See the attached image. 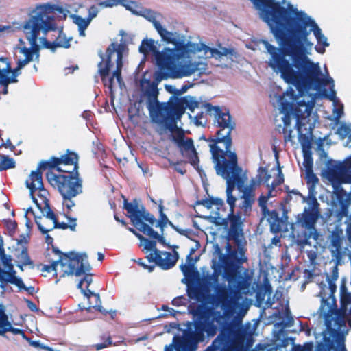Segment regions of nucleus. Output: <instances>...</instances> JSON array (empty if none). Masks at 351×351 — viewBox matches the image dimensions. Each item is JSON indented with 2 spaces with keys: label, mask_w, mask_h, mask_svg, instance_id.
<instances>
[{
  "label": "nucleus",
  "mask_w": 351,
  "mask_h": 351,
  "mask_svg": "<svg viewBox=\"0 0 351 351\" xmlns=\"http://www.w3.org/2000/svg\"><path fill=\"white\" fill-rule=\"evenodd\" d=\"M257 10L259 18L267 24L280 47L264 42L269 54L268 66L288 84L294 85L300 94L316 86L333 84L330 77H321L318 64L311 62L306 54L304 45L311 32L318 38L322 36L317 23L302 11L291 4L284 7L276 0H250Z\"/></svg>",
  "instance_id": "obj_1"
},
{
  "label": "nucleus",
  "mask_w": 351,
  "mask_h": 351,
  "mask_svg": "<svg viewBox=\"0 0 351 351\" xmlns=\"http://www.w3.org/2000/svg\"><path fill=\"white\" fill-rule=\"evenodd\" d=\"M79 156L70 149L60 157L52 156L47 161H41L36 171H32L29 179L34 180L33 174L38 173L43 180L42 171L49 168L46 173L48 182L57 189L63 198V205L71 210L75 205L72 198L82 193V180L79 173Z\"/></svg>",
  "instance_id": "obj_2"
},
{
  "label": "nucleus",
  "mask_w": 351,
  "mask_h": 351,
  "mask_svg": "<svg viewBox=\"0 0 351 351\" xmlns=\"http://www.w3.org/2000/svg\"><path fill=\"white\" fill-rule=\"evenodd\" d=\"M189 313L193 317L195 331H185L182 336L175 335L173 344L166 347L165 351H195L197 343L204 340L205 335L208 337L217 335L219 327L215 322H219L223 317L220 311L201 303L190 305Z\"/></svg>",
  "instance_id": "obj_3"
},
{
  "label": "nucleus",
  "mask_w": 351,
  "mask_h": 351,
  "mask_svg": "<svg viewBox=\"0 0 351 351\" xmlns=\"http://www.w3.org/2000/svg\"><path fill=\"white\" fill-rule=\"evenodd\" d=\"M319 311L326 326L322 337L345 338L342 329L346 328V323L351 328V292L348 290L345 278L340 285V307L337 308L336 300L335 305L328 300H322Z\"/></svg>",
  "instance_id": "obj_4"
},
{
  "label": "nucleus",
  "mask_w": 351,
  "mask_h": 351,
  "mask_svg": "<svg viewBox=\"0 0 351 351\" xmlns=\"http://www.w3.org/2000/svg\"><path fill=\"white\" fill-rule=\"evenodd\" d=\"M224 276L228 282L225 285H217L215 287V294L210 296L213 306H218L224 311L223 315L231 313L238 307L242 296V291L247 289L250 285L249 279L243 276L239 271V266L234 263L224 261Z\"/></svg>",
  "instance_id": "obj_5"
},
{
  "label": "nucleus",
  "mask_w": 351,
  "mask_h": 351,
  "mask_svg": "<svg viewBox=\"0 0 351 351\" xmlns=\"http://www.w3.org/2000/svg\"><path fill=\"white\" fill-rule=\"evenodd\" d=\"M202 107L206 113L214 117V123L219 130L216 132L215 138H209V146L213 161L223 160L230 158V155L237 154L232 152V139L231 132L235 128V123L232 120L228 110L223 111L218 106H213L210 103H205Z\"/></svg>",
  "instance_id": "obj_6"
},
{
  "label": "nucleus",
  "mask_w": 351,
  "mask_h": 351,
  "mask_svg": "<svg viewBox=\"0 0 351 351\" xmlns=\"http://www.w3.org/2000/svg\"><path fill=\"white\" fill-rule=\"evenodd\" d=\"M54 10L53 5L46 3L37 5L29 12L28 19L23 25V31L31 47H23L20 50L25 58L32 61L34 53L38 49L37 41L40 32L46 35L56 29Z\"/></svg>",
  "instance_id": "obj_7"
},
{
  "label": "nucleus",
  "mask_w": 351,
  "mask_h": 351,
  "mask_svg": "<svg viewBox=\"0 0 351 351\" xmlns=\"http://www.w3.org/2000/svg\"><path fill=\"white\" fill-rule=\"evenodd\" d=\"M230 158L223 160L213 161L216 173L226 181L227 203L230 206V212H233L236 197L232 192L237 186L241 191L245 184V178L242 174L243 169L239 165L237 155L232 154Z\"/></svg>",
  "instance_id": "obj_8"
},
{
  "label": "nucleus",
  "mask_w": 351,
  "mask_h": 351,
  "mask_svg": "<svg viewBox=\"0 0 351 351\" xmlns=\"http://www.w3.org/2000/svg\"><path fill=\"white\" fill-rule=\"evenodd\" d=\"M309 201L311 206L308 208H305L302 213L298 215L295 223L301 228V230L295 233L296 243L301 247L311 246L310 239L317 241L320 237L315 227L320 217L319 204L313 195H309Z\"/></svg>",
  "instance_id": "obj_9"
},
{
  "label": "nucleus",
  "mask_w": 351,
  "mask_h": 351,
  "mask_svg": "<svg viewBox=\"0 0 351 351\" xmlns=\"http://www.w3.org/2000/svg\"><path fill=\"white\" fill-rule=\"evenodd\" d=\"M171 44L174 45V48L165 47L162 50V53L160 54V56L164 57L165 59L162 63L164 65L162 75L166 77L181 78L194 73L197 70L195 66H183L181 69L178 67V60L184 57L189 51L188 46L190 42H186L183 37L176 38L174 43Z\"/></svg>",
  "instance_id": "obj_10"
},
{
  "label": "nucleus",
  "mask_w": 351,
  "mask_h": 351,
  "mask_svg": "<svg viewBox=\"0 0 351 351\" xmlns=\"http://www.w3.org/2000/svg\"><path fill=\"white\" fill-rule=\"evenodd\" d=\"M123 208L127 211V217L130 219L132 225L137 230L166 245L163 234H158L152 228L156 222L155 217L143 205L139 206L136 199L131 202L124 199Z\"/></svg>",
  "instance_id": "obj_11"
},
{
  "label": "nucleus",
  "mask_w": 351,
  "mask_h": 351,
  "mask_svg": "<svg viewBox=\"0 0 351 351\" xmlns=\"http://www.w3.org/2000/svg\"><path fill=\"white\" fill-rule=\"evenodd\" d=\"M221 315L223 317V314ZM222 319L223 317L219 322H215L217 326V324L220 325L219 334L205 351H217L228 344H237L243 341L244 330L241 323L235 319L221 323Z\"/></svg>",
  "instance_id": "obj_12"
},
{
  "label": "nucleus",
  "mask_w": 351,
  "mask_h": 351,
  "mask_svg": "<svg viewBox=\"0 0 351 351\" xmlns=\"http://www.w3.org/2000/svg\"><path fill=\"white\" fill-rule=\"evenodd\" d=\"M32 176L34 178V180L27 179L25 181L26 186L29 189L30 197L43 215L52 220L54 223L58 219L50 208L49 201L47 198L49 193L44 188L40 174H33Z\"/></svg>",
  "instance_id": "obj_13"
},
{
  "label": "nucleus",
  "mask_w": 351,
  "mask_h": 351,
  "mask_svg": "<svg viewBox=\"0 0 351 351\" xmlns=\"http://www.w3.org/2000/svg\"><path fill=\"white\" fill-rule=\"evenodd\" d=\"M153 122L165 125L170 130L171 123L175 121L176 117L182 114V108L177 102L159 103L153 105V108H147Z\"/></svg>",
  "instance_id": "obj_14"
},
{
  "label": "nucleus",
  "mask_w": 351,
  "mask_h": 351,
  "mask_svg": "<svg viewBox=\"0 0 351 351\" xmlns=\"http://www.w3.org/2000/svg\"><path fill=\"white\" fill-rule=\"evenodd\" d=\"M53 251L59 256L58 259H62L59 262L63 271L60 277L73 275L80 276L82 274L84 273L86 269H89L88 267L84 265V261L87 258L86 254H80L75 252L63 253L54 247H53Z\"/></svg>",
  "instance_id": "obj_15"
},
{
  "label": "nucleus",
  "mask_w": 351,
  "mask_h": 351,
  "mask_svg": "<svg viewBox=\"0 0 351 351\" xmlns=\"http://www.w3.org/2000/svg\"><path fill=\"white\" fill-rule=\"evenodd\" d=\"M126 49L127 46L125 43L117 44V43L112 42L106 49L104 62V56L102 54L101 55L102 61L99 63L98 66L99 73L103 82H105L112 66V56L114 53L116 52L117 53L116 62H123V52Z\"/></svg>",
  "instance_id": "obj_16"
},
{
  "label": "nucleus",
  "mask_w": 351,
  "mask_h": 351,
  "mask_svg": "<svg viewBox=\"0 0 351 351\" xmlns=\"http://www.w3.org/2000/svg\"><path fill=\"white\" fill-rule=\"evenodd\" d=\"M84 265L86 267H88V269H86L84 273L82 274V275H84V278H82L78 282L77 287L81 289L82 293L88 299L90 300L93 298L95 300V304H92V302L90 301L89 306L86 308L87 311H91L92 310H95L101 313L104 315L107 314V311L103 308L101 304V300L99 294L93 293L89 289V286L91 284L93 279L91 274H87V271L90 270V267L88 264H86L84 263Z\"/></svg>",
  "instance_id": "obj_17"
},
{
  "label": "nucleus",
  "mask_w": 351,
  "mask_h": 351,
  "mask_svg": "<svg viewBox=\"0 0 351 351\" xmlns=\"http://www.w3.org/2000/svg\"><path fill=\"white\" fill-rule=\"evenodd\" d=\"M328 177L351 184V155L343 162L329 160L327 167Z\"/></svg>",
  "instance_id": "obj_18"
},
{
  "label": "nucleus",
  "mask_w": 351,
  "mask_h": 351,
  "mask_svg": "<svg viewBox=\"0 0 351 351\" xmlns=\"http://www.w3.org/2000/svg\"><path fill=\"white\" fill-rule=\"evenodd\" d=\"M309 89L302 94H300L299 90L298 95L295 94V99L291 101V108L293 110V117L296 119V125L300 128L302 125V121L308 118L311 113L312 108L314 103L311 99V101H306L304 99L298 100V97H302L308 93Z\"/></svg>",
  "instance_id": "obj_19"
},
{
  "label": "nucleus",
  "mask_w": 351,
  "mask_h": 351,
  "mask_svg": "<svg viewBox=\"0 0 351 351\" xmlns=\"http://www.w3.org/2000/svg\"><path fill=\"white\" fill-rule=\"evenodd\" d=\"M1 254L2 263L7 270L0 268V282L6 284L21 285L22 279L16 276V271L14 269L10 256L5 255L3 249L1 250Z\"/></svg>",
  "instance_id": "obj_20"
},
{
  "label": "nucleus",
  "mask_w": 351,
  "mask_h": 351,
  "mask_svg": "<svg viewBox=\"0 0 351 351\" xmlns=\"http://www.w3.org/2000/svg\"><path fill=\"white\" fill-rule=\"evenodd\" d=\"M295 99V91L292 88H290L289 90H287L278 97V101L280 106V110L284 114L282 117L284 128H287L289 126L292 117L294 118L291 108V101Z\"/></svg>",
  "instance_id": "obj_21"
},
{
  "label": "nucleus",
  "mask_w": 351,
  "mask_h": 351,
  "mask_svg": "<svg viewBox=\"0 0 351 351\" xmlns=\"http://www.w3.org/2000/svg\"><path fill=\"white\" fill-rule=\"evenodd\" d=\"M229 221V228L228 231V237L229 240L234 242H238L239 240L243 238V215L241 212H230L228 215Z\"/></svg>",
  "instance_id": "obj_22"
},
{
  "label": "nucleus",
  "mask_w": 351,
  "mask_h": 351,
  "mask_svg": "<svg viewBox=\"0 0 351 351\" xmlns=\"http://www.w3.org/2000/svg\"><path fill=\"white\" fill-rule=\"evenodd\" d=\"M138 50L139 52L143 53L144 56H147L152 53L154 56L156 65L162 71H164V65L162 63L165 59L164 57L160 56V54L162 53V51H159L157 49L155 42L153 39H143Z\"/></svg>",
  "instance_id": "obj_23"
},
{
  "label": "nucleus",
  "mask_w": 351,
  "mask_h": 351,
  "mask_svg": "<svg viewBox=\"0 0 351 351\" xmlns=\"http://www.w3.org/2000/svg\"><path fill=\"white\" fill-rule=\"evenodd\" d=\"M234 243L237 245V248H232L230 243H227L228 257L224 261H228L230 263H234L237 265H241L247 260L245 256V246L242 239L239 240L238 242H234Z\"/></svg>",
  "instance_id": "obj_24"
},
{
  "label": "nucleus",
  "mask_w": 351,
  "mask_h": 351,
  "mask_svg": "<svg viewBox=\"0 0 351 351\" xmlns=\"http://www.w3.org/2000/svg\"><path fill=\"white\" fill-rule=\"evenodd\" d=\"M66 217L68 219L69 223H64V222H59L58 220L55 221L53 225L49 228L45 227L40 222V220L42 219L41 217H34L35 223H36L38 230L43 233V234H47L49 231L53 230L54 228H59L62 230H66V229H70L71 231H75L76 228V218L69 217L68 214L66 215Z\"/></svg>",
  "instance_id": "obj_25"
},
{
  "label": "nucleus",
  "mask_w": 351,
  "mask_h": 351,
  "mask_svg": "<svg viewBox=\"0 0 351 351\" xmlns=\"http://www.w3.org/2000/svg\"><path fill=\"white\" fill-rule=\"evenodd\" d=\"M315 351H346L345 338L322 337L317 343Z\"/></svg>",
  "instance_id": "obj_26"
},
{
  "label": "nucleus",
  "mask_w": 351,
  "mask_h": 351,
  "mask_svg": "<svg viewBox=\"0 0 351 351\" xmlns=\"http://www.w3.org/2000/svg\"><path fill=\"white\" fill-rule=\"evenodd\" d=\"M257 184L256 182L252 179L250 184L245 187L243 186L241 190L243 191L241 208L245 212L250 211L252 209V206L255 201V189Z\"/></svg>",
  "instance_id": "obj_27"
},
{
  "label": "nucleus",
  "mask_w": 351,
  "mask_h": 351,
  "mask_svg": "<svg viewBox=\"0 0 351 351\" xmlns=\"http://www.w3.org/2000/svg\"><path fill=\"white\" fill-rule=\"evenodd\" d=\"M157 262V266L163 270L171 269L176 264L179 255L176 251L173 252L160 251Z\"/></svg>",
  "instance_id": "obj_28"
},
{
  "label": "nucleus",
  "mask_w": 351,
  "mask_h": 351,
  "mask_svg": "<svg viewBox=\"0 0 351 351\" xmlns=\"http://www.w3.org/2000/svg\"><path fill=\"white\" fill-rule=\"evenodd\" d=\"M178 147L181 149L182 152L186 154L189 162L193 166L198 165L199 160L197 152L194 146L193 140L192 138H186L184 141L182 142V143L178 145Z\"/></svg>",
  "instance_id": "obj_29"
},
{
  "label": "nucleus",
  "mask_w": 351,
  "mask_h": 351,
  "mask_svg": "<svg viewBox=\"0 0 351 351\" xmlns=\"http://www.w3.org/2000/svg\"><path fill=\"white\" fill-rule=\"evenodd\" d=\"M343 238V230L336 226L330 234V246L333 248L330 250L332 256L337 258L341 256Z\"/></svg>",
  "instance_id": "obj_30"
},
{
  "label": "nucleus",
  "mask_w": 351,
  "mask_h": 351,
  "mask_svg": "<svg viewBox=\"0 0 351 351\" xmlns=\"http://www.w3.org/2000/svg\"><path fill=\"white\" fill-rule=\"evenodd\" d=\"M43 40L45 47L53 51L58 47L69 48L71 46L70 41L71 40V38H66L65 34L60 31L54 41H48L45 36L43 37Z\"/></svg>",
  "instance_id": "obj_31"
},
{
  "label": "nucleus",
  "mask_w": 351,
  "mask_h": 351,
  "mask_svg": "<svg viewBox=\"0 0 351 351\" xmlns=\"http://www.w3.org/2000/svg\"><path fill=\"white\" fill-rule=\"evenodd\" d=\"M157 83L154 82H148V86H147L145 94L147 96V108H153V105L158 102V89Z\"/></svg>",
  "instance_id": "obj_32"
},
{
  "label": "nucleus",
  "mask_w": 351,
  "mask_h": 351,
  "mask_svg": "<svg viewBox=\"0 0 351 351\" xmlns=\"http://www.w3.org/2000/svg\"><path fill=\"white\" fill-rule=\"evenodd\" d=\"M131 4H134L133 1L128 2L126 0H105L101 1L98 3V5L101 7V8H112L120 5L126 10L131 11L132 13L137 14L138 12L134 11L131 7Z\"/></svg>",
  "instance_id": "obj_33"
},
{
  "label": "nucleus",
  "mask_w": 351,
  "mask_h": 351,
  "mask_svg": "<svg viewBox=\"0 0 351 351\" xmlns=\"http://www.w3.org/2000/svg\"><path fill=\"white\" fill-rule=\"evenodd\" d=\"M267 221L270 225V230L272 232L277 233L282 230V221L279 217L278 213L276 210H272L269 213Z\"/></svg>",
  "instance_id": "obj_34"
},
{
  "label": "nucleus",
  "mask_w": 351,
  "mask_h": 351,
  "mask_svg": "<svg viewBox=\"0 0 351 351\" xmlns=\"http://www.w3.org/2000/svg\"><path fill=\"white\" fill-rule=\"evenodd\" d=\"M195 204L202 205L208 209L211 208L213 206H215L216 209L219 210L223 206L224 202L221 198L210 197L204 199L197 200Z\"/></svg>",
  "instance_id": "obj_35"
},
{
  "label": "nucleus",
  "mask_w": 351,
  "mask_h": 351,
  "mask_svg": "<svg viewBox=\"0 0 351 351\" xmlns=\"http://www.w3.org/2000/svg\"><path fill=\"white\" fill-rule=\"evenodd\" d=\"M128 230L133 233L140 241L141 243H143V245L144 246V249L147 251H155L158 250L156 248V242L154 240H149L145 237H144L142 234L138 233L134 228L129 227Z\"/></svg>",
  "instance_id": "obj_36"
},
{
  "label": "nucleus",
  "mask_w": 351,
  "mask_h": 351,
  "mask_svg": "<svg viewBox=\"0 0 351 351\" xmlns=\"http://www.w3.org/2000/svg\"><path fill=\"white\" fill-rule=\"evenodd\" d=\"M17 76H9V74H5L0 77V93L6 95L8 93V85L11 83H16L18 82Z\"/></svg>",
  "instance_id": "obj_37"
},
{
  "label": "nucleus",
  "mask_w": 351,
  "mask_h": 351,
  "mask_svg": "<svg viewBox=\"0 0 351 351\" xmlns=\"http://www.w3.org/2000/svg\"><path fill=\"white\" fill-rule=\"evenodd\" d=\"M306 169H307V177H306V182L307 184H311L310 191H313L314 186L319 182V179L313 173L311 170L312 165H313V160L311 158L308 160L307 158H306Z\"/></svg>",
  "instance_id": "obj_38"
},
{
  "label": "nucleus",
  "mask_w": 351,
  "mask_h": 351,
  "mask_svg": "<svg viewBox=\"0 0 351 351\" xmlns=\"http://www.w3.org/2000/svg\"><path fill=\"white\" fill-rule=\"evenodd\" d=\"M74 23L77 25L78 27V31H79V35L80 36H85V30L87 29L88 25L90 23V21L88 18H83L81 16L75 15L74 16Z\"/></svg>",
  "instance_id": "obj_39"
},
{
  "label": "nucleus",
  "mask_w": 351,
  "mask_h": 351,
  "mask_svg": "<svg viewBox=\"0 0 351 351\" xmlns=\"http://www.w3.org/2000/svg\"><path fill=\"white\" fill-rule=\"evenodd\" d=\"M192 253L193 251H191V253L187 255L186 263L182 264L180 265V269L186 277L191 276L193 273V267L195 261H194L193 257L191 256Z\"/></svg>",
  "instance_id": "obj_40"
},
{
  "label": "nucleus",
  "mask_w": 351,
  "mask_h": 351,
  "mask_svg": "<svg viewBox=\"0 0 351 351\" xmlns=\"http://www.w3.org/2000/svg\"><path fill=\"white\" fill-rule=\"evenodd\" d=\"M158 208H159V213H160L159 219L158 220L156 219V222L154 223V226H155L156 228H158V227L160 228V232H162V234H163L165 228L167 225L168 222H169V220L167 216L163 213V208H164L162 204H160L158 206Z\"/></svg>",
  "instance_id": "obj_41"
},
{
  "label": "nucleus",
  "mask_w": 351,
  "mask_h": 351,
  "mask_svg": "<svg viewBox=\"0 0 351 351\" xmlns=\"http://www.w3.org/2000/svg\"><path fill=\"white\" fill-rule=\"evenodd\" d=\"M156 29L160 36L162 40L166 43L171 44L172 43H174V40L176 38L175 33L167 30L162 26V25H160V29L158 27Z\"/></svg>",
  "instance_id": "obj_42"
},
{
  "label": "nucleus",
  "mask_w": 351,
  "mask_h": 351,
  "mask_svg": "<svg viewBox=\"0 0 351 351\" xmlns=\"http://www.w3.org/2000/svg\"><path fill=\"white\" fill-rule=\"evenodd\" d=\"M276 348H286L289 344H294V339L285 336L284 334H279L275 340Z\"/></svg>",
  "instance_id": "obj_43"
},
{
  "label": "nucleus",
  "mask_w": 351,
  "mask_h": 351,
  "mask_svg": "<svg viewBox=\"0 0 351 351\" xmlns=\"http://www.w3.org/2000/svg\"><path fill=\"white\" fill-rule=\"evenodd\" d=\"M137 14L143 16L147 21L151 22L152 23V25H154L155 29H156L158 27H159L160 29L161 24H160V23L159 21H158L156 20V13L154 12H153L152 10H149V9H145V10H143V12L142 13L141 12V13L138 12Z\"/></svg>",
  "instance_id": "obj_44"
},
{
  "label": "nucleus",
  "mask_w": 351,
  "mask_h": 351,
  "mask_svg": "<svg viewBox=\"0 0 351 351\" xmlns=\"http://www.w3.org/2000/svg\"><path fill=\"white\" fill-rule=\"evenodd\" d=\"M273 292L272 287L268 281H265L256 293L258 300H264L266 295H270Z\"/></svg>",
  "instance_id": "obj_45"
},
{
  "label": "nucleus",
  "mask_w": 351,
  "mask_h": 351,
  "mask_svg": "<svg viewBox=\"0 0 351 351\" xmlns=\"http://www.w3.org/2000/svg\"><path fill=\"white\" fill-rule=\"evenodd\" d=\"M15 165V161L12 158H10V156L6 155H2L1 156L0 171L14 168Z\"/></svg>",
  "instance_id": "obj_46"
},
{
  "label": "nucleus",
  "mask_w": 351,
  "mask_h": 351,
  "mask_svg": "<svg viewBox=\"0 0 351 351\" xmlns=\"http://www.w3.org/2000/svg\"><path fill=\"white\" fill-rule=\"evenodd\" d=\"M170 127L172 129H175L174 134H173V141L176 143L178 146L186 139L184 132L182 128H178L176 125H174L173 126H171V125H170ZM171 131L173 132V130H172Z\"/></svg>",
  "instance_id": "obj_47"
},
{
  "label": "nucleus",
  "mask_w": 351,
  "mask_h": 351,
  "mask_svg": "<svg viewBox=\"0 0 351 351\" xmlns=\"http://www.w3.org/2000/svg\"><path fill=\"white\" fill-rule=\"evenodd\" d=\"M11 72V64L9 58H0V77Z\"/></svg>",
  "instance_id": "obj_48"
},
{
  "label": "nucleus",
  "mask_w": 351,
  "mask_h": 351,
  "mask_svg": "<svg viewBox=\"0 0 351 351\" xmlns=\"http://www.w3.org/2000/svg\"><path fill=\"white\" fill-rule=\"evenodd\" d=\"M278 171L277 174V177L276 179H274L271 185L267 184V186L271 190H274L277 186L282 184L284 182V175L281 171V168L280 167L279 162H278Z\"/></svg>",
  "instance_id": "obj_49"
},
{
  "label": "nucleus",
  "mask_w": 351,
  "mask_h": 351,
  "mask_svg": "<svg viewBox=\"0 0 351 351\" xmlns=\"http://www.w3.org/2000/svg\"><path fill=\"white\" fill-rule=\"evenodd\" d=\"M317 40V45L315 47L316 51L323 54L325 52V47L329 45L327 38L324 35L321 36Z\"/></svg>",
  "instance_id": "obj_50"
},
{
  "label": "nucleus",
  "mask_w": 351,
  "mask_h": 351,
  "mask_svg": "<svg viewBox=\"0 0 351 351\" xmlns=\"http://www.w3.org/2000/svg\"><path fill=\"white\" fill-rule=\"evenodd\" d=\"M19 258L23 265L34 266L33 261L31 260L26 247L22 249Z\"/></svg>",
  "instance_id": "obj_51"
},
{
  "label": "nucleus",
  "mask_w": 351,
  "mask_h": 351,
  "mask_svg": "<svg viewBox=\"0 0 351 351\" xmlns=\"http://www.w3.org/2000/svg\"><path fill=\"white\" fill-rule=\"evenodd\" d=\"M328 284V288L330 289V295L327 298H324L322 297V300H328V302H332L333 304L335 305V293L337 290V285L335 282L333 281H327Z\"/></svg>",
  "instance_id": "obj_52"
},
{
  "label": "nucleus",
  "mask_w": 351,
  "mask_h": 351,
  "mask_svg": "<svg viewBox=\"0 0 351 351\" xmlns=\"http://www.w3.org/2000/svg\"><path fill=\"white\" fill-rule=\"evenodd\" d=\"M271 178V175L268 173L267 169L265 167H261L258 169V180L259 182H263L264 183L268 184L269 180Z\"/></svg>",
  "instance_id": "obj_53"
},
{
  "label": "nucleus",
  "mask_w": 351,
  "mask_h": 351,
  "mask_svg": "<svg viewBox=\"0 0 351 351\" xmlns=\"http://www.w3.org/2000/svg\"><path fill=\"white\" fill-rule=\"evenodd\" d=\"M271 178V175L268 173L267 169L265 167H261L258 169V180L259 182H263L264 183L268 184L269 180Z\"/></svg>",
  "instance_id": "obj_54"
},
{
  "label": "nucleus",
  "mask_w": 351,
  "mask_h": 351,
  "mask_svg": "<svg viewBox=\"0 0 351 351\" xmlns=\"http://www.w3.org/2000/svg\"><path fill=\"white\" fill-rule=\"evenodd\" d=\"M313 343L312 341L306 342L303 346L293 345L291 351H313Z\"/></svg>",
  "instance_id": "obj_55"
},
{
  "label": "nucleus",
  "mask_w": 351,
  "mask_h": 351,
  "mask_svg": "<svg viewBox=\"0 0 351 351\" xmlns=\"http://www.w3.org/2000/svg\"><path fill=\"white\" fill-rule=\"evenodd\" d=\"M7 332H12L14 335L24 334L21 329L12 327L9 321L8 325H6L3 330H0V335H3Z\"/></svg>",
  "instance_id": "obj_56"
},
{
  "label": "nucleus",
  "mask_w": 351,
  "mask_h": 351,
  "mask_svg": "<svg viewBox=\"0 0 351 351\" xmlns=\"http://www.w3.org/2000/svg\"><path fill=\"white\" fill-rule=\"evenodd\" d=\"M123 66V62H116V69L112 73V76L116 78L117 82L121 84L123 80L121 77V71Z\"/></svg>",
  "instance_id": "obj_57"
},
{
  "label": "nucleus",
  "mask_w": 351,
  "mask_h": 351,
  "mask_svg": "<svg viewBox=\"0 0 351 351\" xmlns=\"http://www.w3.org/2000/svg\"><path fill=\"white\" fill-rule=\"evenodd\" d=\"M8 317L5 313V310L2 304H0V330L8 325Z\"/></svg>",
  "instance_id": "obj_58"
},
{
  "label": "nucleus",
  "mask_w": 351,
  "mask_h": 351,
  "mask_svg": "<svg viewBox=\"0 0 351 351\" xmlns=\"http://www.w3.org/2000/svg\"><path fill=\"white\" fill-rule=\"evenodd\" d=\"M100 8H101L100 6ZM99 12V5H92L88 9V15L87 18L91 22V21L97 17L98 13Z\"/></svg>",
  "instance_id": "obj_59"
},
{
  "label": "nucleus",
  "mask_w": 351,
  "mask_h": 351,
  "mask_svg": "<svg viewBox=\"0 0 351 351\" xmlns=\"http://www.w3.org/2000/svg\"><path fill=\"white\" fill-rule=\"evenodd\" d=\"M5 226L10 235H13L17 228V223L15 220H7L5 221Z\"/></svg>",
  "instance_id": "obj_60"
},
{
  "label": "nucleus",
  "mask_w": 351,
  "mask_h": 351,
  "mask_svg": "<svg viewBox=\"0 0 351 351\" xmlns=\"http://www.w3.org/2000/svg\"><path fill=\"white\" fill-rule=\"evenodd\" d=\"M62 259H58L57 261H53L51 265H45L43 266L41 271L43 272H51L56 271V267L59 264V262L61 261Z\"/></svg>",
  "instance_id": "obj_61"
},
{
  "label": "nucleus",
  "mask_w": 351,
  "mask_h": 351,
  "mask_svg": "<svg viewBox=\"0 0 351 351\" xmlns=\"http://www.w3.org/2000/svg\"><path fill=\"white\" fill-rule=\"evenodd\" d=\"M158 253H160V250H156L155 251L151 252L146 256V258L149 263H155V267L157 266V262L159 257Z\"/></svg>",
  "instance_id": "obj_62"
},
{
  "label": "nucleus",
  "mask_w": 351,
  "mask_h": 351,
  "mask_svg": "<svg viewBox=\"0 0 351 351\" xmlns=\"http://www.w3.org/2000/svg\"><path fill=\"white\" fill-rule=\"evenodd\" d=\"M203 285L207 290H210L211 288H214L215 290L216 284L213 282L210 275H208L203 278Z\"/></svg>",
  "instance_id": "obj_63"
},
{
  "label": "nucleus",
  "mask_w": 351,
  "mask_h": 351,
  "mask_svg": "<svg viewBox=\"0 0 351 351\" xmlns=\"http://www.w3.org/2000/svg\"><path fill=\"white\" fill-rule=\"evenodd\" d=\"M272 191L269 189V193L267 195H261L258 199V205L260 207H261L263 209L266 208L267 207V202L269 199V197L271 196Z\"/></svg>",
  "instance_id": "obj_64"
}]
</instances>
